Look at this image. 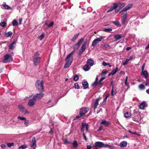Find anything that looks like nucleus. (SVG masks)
<instances>
[{
    "mask_svg": "<svg viewBox=\"0 0 149 149\" xmlns=\"http://www.w3.org/2000/svg\"><path fill=\"white\" fill-rule=\"evenodd\" d=\"M43 81L41 80L38 81V99L42 98L44 96L43 86Z\"/></svg>",
    "mask_w": 149,
    "mask_h": 149,
    "instance_id": "obj_1",
    "label": "nucleus"
},
{
    "mask_svg": "<svg viewBox=\"0 0 149 149\" xmlns=\"http://www.w3.org/2000/svg\"><path fill=\"white\" fill-rule=\"evenodd\" d=\"M74 52L73 51L70 53L66 57L65 59L66 62L64 66V68L66 69L69 67L71 65L73 61L72 55L73 54Z\"/></svg>",
    "mask_w": 149,
    "mask_h": 149,
    "instance_id": "obj_2",
    "label": "nucleus"
},
{
    "mask_svg": "<svg viewBox=\"0 0 149 149\" xmlns=\"http://www.w3.org/2000/svg\"><path fill=\"white\" fill-rule=\"evenodd\" d=\"M95 147H99L100 148L105 147L108 148H109L112 149L113 147L107 144H104L102 142H96L95 143Z\"/></svg>",
    "mask_w": 149,
    "mask_h": 149,
    "instance_id": "obj_3",
    "label": "nucleus"
},
{
    "mask_svg": "<svg viewBox=\"0 0 149 149\" xmlns=\"http://www.w3.org/2000/svg\"><path fill=\"white\" fill-rule=\"evenodd\" d=\"M37 98V93L36 94L34 95L33 99H30L28 102V104L30 107L33 106L35 104V103L36 101V100Z\"/></svg>",
    "mask_w": 149,
    "mask_h": 149,
    "instance_id": "obj_4",
    "label": "nucleus"
},
{
    "mask_svg": "<svg viewBox=\"0 0 149 149\" xmlns=\"http://www.w3.org/2000/svg\"><path fill=\"white\" fill-rule=\"evenodd\" d=\"M13 60V58L10 54H7L4 56V59L3 62L4 63H8L11 62Z\"/></svg>",
    "mask_w": 149,
    "mask_h": 149,
    "instance_id": "obj_5",
    "label": "nucleus"
},
{
    "mask_svg": "<svg viewBox=\"0 0 149 149\" xmlns=\"http://www.w3.org/2000/svg\"><path fill=\"white\" fill-rule=\"evenodd\" d=\"M105 38L104 36H100L99 38H97L95 39L92 42V46L93 47L95 46L99 42L101 41L103 39Z\"/></svg>",
    "mask_w": 149,
    "mask_h": 149,
    "instance_id": "obj_6",
    "label": "nucleus"
},
{
    "mask_svg": "<svg viewBox=\"0 0 149 149\" xmlns=\"http://www.w3.org/2000/svg\"><path fill=\"white\" fill-rule=\"evenodd\" d=\"M89 110L88 108H85L83 107L80 109L79 112V115L80 116H84L86 113Z\"/></svg>",
    "mask_w": 149,
    "mask_h": 149,
    "instance_id": "obj_7",
    "label": "nucleus"
},
{
    "mask_svg": "<svg viewBox=\"0 0 149 149\" xmlns=\"http://www.w3.org/2000/svg\"><path fill=\"white\" fill-rule=\"evenodd\" d=\"M86 42H84L82 45L79 51V54H81L85 51L86 48Z\"/></svg>",
    "mask_w": 149,
    "mask_h": 149,
    "instance_id": "obj_8",
    "label": "nucleus"
},
{
    "mask_svg": "<svg viewBox=\"0 0 149 149\" xmlns=\"http://www.w3.org/2000/svg\"><path fill=\"white\" fill-rule=\"evenodd\" d=\"M132 6V3H129L121 11L119 12L120 13L123 12H126L129 10Z\"/></svg>",
    "mask_w": 149,
    "mask_h": 149,
    "instance_id": "obj_9",
    "label": "nucleus"
},
{
    "mask_svg": "<svg viewBox=\"0 0 149 149\" xmlns=\"http://www.w3.org/2000/svg\"><path fill=\"white\" fill-rule=\"evenodd\" d=\"M36 142L35 137H33L32 138V142L31 144V147L33 148H35L36 146Z\"/></svg>",
    "mask_w": 149,
    "mask_h": 149,
    "instance_id": "obj_10",
    "label": "nucleus"
},
{
    "mask_svg": "<svg viewBox=\"0 0 149 149\" xmlns=\"http://www.w3.org/2000/svg\"><path fill=\"white\" fill-rule=\"evenodd\" d=\"M17 40L15 39L13 42L8 46L9 48L11 50H13L16 45V43L17 42Z\"/></svg>",
    "mask_w": 149,
    "mask_h": 149,
    "instance_id": "obj_11",
    "label": "nucleus"
},
{
    "mask_svg": "<svg viewBox=\"0 0 149 149\" xmlns=\"http://www.w3.org/2000/svg\"><path fill=\"white\" fill-rule=\"evenodd\" d=\"M20 111L25 114L28 113V111L25 109L24 107L22 105H19V107Z\"/></svg>",
    "mask_w": 149,
    "mask_h": 149,
    "instance_id": "obj_12",
    "label": "nucleus"
},
{
    "mask_svg": "<svg viewBox=\"0 0 149 149\" xmlns=\"http://www.w3.org/2000/svg\"><path fill=\"white\" fill-rule=\"evenodd\" d=\"M127 17V13H125L121 17V22L123 24H125L126 22Z\"/></svg>",
    "mask_w": 149,
    "mask_h": 149,
    "instance_id": "obj_13",
    "label": "nucleus"
},
{
    "mask_svg": "<svg viewBox=\"0 0 149 149\" xmlns=\"http://www.w3.org/2000/svg\"><path fill=\"white\" fill-rule=\"evenodd\" d=\"M37 52L34 54L33 58V60L34 65H37Z\"/></svg>",
    "mask_w": 149,
    "mask_h": 149,
    "instance_id": "obj_14",
    "label": "nucleus"
},
{
    "mask_svg": "<svg viewBox=\"0 0 149 149\" xmlns=\"http://www.w3.org/2000/svg\"><path fill=\"white\" fill-rule=\"evenodd\" d=\"M127 142L126 141H123L121 142L119 144L120 147H125L127 146Z\"/></svg>",
    "mask_w": 149,
    "mask_h": 149,
    "instance_id": "obj_15",
    "label": "nucleus"
},
{
    "mask_svg": "<svg viewBox=\"0 0 149 149\" xmlns=\"http://www.w3.org/2000/svg\"><path fill=\"white\" fill-rule=\"evenodd\" d=\"M88 125L87 123H82V127L81 128V130L83 131L84 128H85L86 131L88 130Z\"/></svg>",
    "mask_w": 149,
    "mask_h": 149,
    "instance_id": "obj_16",
    "label": "nucleus"
},
{
    "mask_svg": "<svg viewBox=\"0 0 149 149\" xmlns=\"http://www.w3.org/2000/svg\"><path fill=\"white\" fill-rule=\"evenodd\" d=\"M141 75H143L144 77L146 79L148 76V73L146 70H143L141 72Z\"/></svg>",
    "mask_w": 149,
    "mask_h": 149,
    "instance_id": "obj_17",
    "label": "nucleus"
},
{
    "mask_svg": "<svg viewBox=\"0 0 149 149\" xmlns=\"http://www.w3.org/2000/svg\"><path fill=\"white\" fill-rule=\"evenodd\" d=\"M123 37L122 35L121 34H117L115 35L114 36V38L115 39V40L117 41L121 39Z\"/></svg>",
    "mask_w": 149,
    "mask_h": 149,
    "instance_id": "obj_18",
    "label": "nucleus"
},
{
    "mask_svg": "<svg viewBox=\"0 0 149 149\" xmlns=\"http://www.w3.org/2000/svg\"><path fill=\"white\" fill-rule=\"evenodd\" d=\"M100 98H98L95 100V101L94 102V109L95 110L97 107V106L99 105V101L100 100Z\"/></svg>",
    "mask_w": 149,
    "mask_h": 149,
    "instance_id": "obj_19",
    "label": "nucleus"
},
{
    "mask_svg": "<svg viewBox=\"0 0 149 149\" xmlns=\"http://www.w3.org/2000/svg\"><path fill=\"white\" fill-rule=\"evenodd\" d=\"M100 123L101 124L104 125L106 126H108L110 124L109 122L107 121L104 120H102L101 121Z\"/></svg>",
    "mask_w": 149,
    "mask_h": 149,
    "instance_id": "obj_20",
    "label": "nucleus"
},
{
    "mask_svg": "<svg viewBox=\"0 0 149 149\" xmlns=\"http://www.w3.org/2000/svg\"><path fill=\"white\" fill-rule=\"evenodd\" d=\"M125 4L124 3H119L118 4V7L119 10H120L122 8L124 7Z\"/></svg>",
    "mask_w": 149,
    "mask_h": 149,
    "instance_id": "obj_21",
    "label": "nucleus"
},
{
    "mask_svg": "<svg viewBox=\"0 0 149 149\" xmlns=\"http://www.w3.org/2000/svg\"><path fill=\"white\" fill-rule=\"evenodd\" d=\"M84 40V38H81L78 43H77L76 45L74 47H76L77 46V48H78L79 46L80 45L81 43L83 42V40Z\"/></svg>",
    "mask_w": 149,
    "mask_h": 149,
    "instance_id": "obj_22",
    "label": "nucleus"
},
{
    "mask_svg": "<svg viewBox=\"0 0 149 149\" xmlns=\"http://www.w3.org/2000/svg\"><path fill=\"white\" fill-rule=\"evenodd\" d=\"M87 63L90 66H92L94 65V61L92 59H88L87 61Z\"/></svg>",
    "mask_w": 149,
    "mask_h": 149,
    "instance_id": "obj_23",
    "label": "nucleus"
},
{
    "mask_svg": "<svg viewBox=\"0 0 149 149\" xmlns=\"http://www.w3.org/2000/svg\"><path fill=\"white\" fill-rule=\"evenodd\" d=\"M82 84L83 87L85 89H86L88 87V82L86 81H84L82 83Z\"/></svg>",
    "mask_w": 149,
    "mask_h": 149,
    "instance_id": "obj_24",
    "label": "nucleus"
},
{
    "mask_svg": "<svg viewBox=\"0 0 149 149\" xmlns=\"http://www.w3.org/2000/svg\"><path fill=\"white\" fill-rule=\"evenodd\" d=\"M118 68L117 66L116 67L115 69H114L111 72L112 75H113L116 73L118 70Z\"/></svg>",
    "mask_w": 149,
    "mask_h": 149,
    "instance_id": "obj_25",
    "label": "nucleus"
},
{
    "mask_svg": "<svg viewBox=\"0 0 149 149\" xmlns=\"http://www.w3.org/2000/svg\"><path fill=\"white\" fill-rule=\"evenodd\" d=\"M124 115L125 118H128L131 116V113L130 112H127L124 113Z\"/></svg>",
    "mask_w": 149,
    "mask_h": 149,
    "instance_id": "obj_26",
    "label": "nucleus"
},
{
    "mask_svg": "<svg viewBox=\"0 0 149 149\" xmlns=\"http://www.w3.org/2000/svg\"><path fill=\"white\" fill-rule=\"evenodd\" d=\"M13 34V33L11 31H9L8 33H6L5 34L6 37H11Z\"/></svg>",
    "mask_w": 149,
    "mask_h": 149,
    "instance_id": "obj_27",
    "label": "nucleus"
},
{
    "mask_svg": "<svg viewBox=\"0 0 149 149\" xmlns=\"http://www.w3.org/2000/svg\"><path fill=\"white\" fill-rule=\"evenodd\" d=\"M146 104L144 102H142L140 104L139 106L140 109H143L145 107Z\"/></svg>",
    "mask_w": 149,
    "mask_h": 149,
    "instance_id": "obj_28",
    "label": "nucleus"
},
{
    "mask_svg": "<svg viewBox=\"0 0 149 149\" xmlns=\"http://www.w3.org/2000/svg\"><path fill=\"white\" fill-rule=\"evenodd\" d=\"M83 68L84 70L87 71L90 69V68L88 65H86L84 66Z\"/></svg>",
    "mask_w": 149,
    "mask_h": 149,
    "instance_id": "obj_29",
    "label": "nucleus"
},
{
    "mask_svg": "<svg viewBox=\"0 0 149 149\" xmlns=\"http://www.w3.org/2000/svg\"><path fill=\"white\" fill-rule=\"evenodd\" d=\"M12 24L13 26H17L18 25V23L17 20L14 19L12 21Z\"/></svg>",
    "mask_w": 149,
    "mask_h": 149,
    "instance_id": "obj_30",
    "label": "nucleus"
},
{
    "mask_svg": "<svg viewBox=\"0 0 149 149\" xmlns=\"http://www.w3.org/2000/svg\"><path fill=\"white\" fill-rule=\"evenodd\" d=\"M79 34L78 33L76 34V35L74 36L72 38V39L71 40L73 42H74L75 40L77 39L78 38V36L79 35Z\"/></svg>",
    "mask_w": 149,
    "mask_h": 149,
    "instance_id": "obj_31",
    "label": "nucleus"
},
{
    "mask_svg": "<svg viewBox=\"0 0 149 149\" xmlns=\"http://www.w3.org/2000/svg\"><path fill=\"white\" fill-rule=\"evenodd\" d=\"M112 30V29L111 28H104L103 29V31L105 32H109L111 31Z\"/></svg>",
    "mask_w": 149,
    "mask_h": 149,
    "instance_id": "obj_32",
    "label": "nucleus"
},
{
    "mask_svg": "<svg viewBox=\"0 0 149 149\" xmlns=\"http://www.w3.org/2000/svg\"><path fill=\"white\" fill-rule=\"evenodd\" d=\"M74 148H76L78 146V143L76 141H74L72 143Z\"/></svg>",
    "mask_w": 149,
    "mask_h": 149,
    "instance_id": "obj_33",
    "label": "nucleus"
},
{
    "mask_svg": "<svg viewBox=\"0 0 149 149\" xmlns=\"http://www.w3.org/2000/svg\"><path fill=\"white\" fill-rule=\"evenodd\" d=\"M27 145H22L19 147L18 149H24L26 148Z\"/></svg>",
    "mask_w": 149,
    "mask_h": 149,
    "instance_id": "obj_34",
    "label": "nucleus"
},
{
    "mask_svg": "<svg viewBox=\"0 0 149 149\" xmlns=\"http://www.w3.org/2000/svg\"><path fill=\"white\" fill-rule=\"evenodd\" d=\"M139 89L141 90H144L145 88L143 84L140 85L139 86Z\"/></svg>",
    "mask_w": 149,
    "mask_h": 149,
    "instance_id": "obj_35",
    "label": "nucleus"
},
{
    "mask_svg": "<svg viewBox=\"0 0 149 149\" xmlns=\"http://www.w3.org/2000/svg\"><path fill=\"white\" fill-rule=\"evenodd\" d=\"M7 145L8 147H11L14 146V143H7Z\"/></svg>",
    "mask_w": 149,
    "mask_h": 149,
    "instance_id": "obj_36",
    "label": "nucleus"
},
{
    "mask_svg": "<svg viewBox=\"0 0 149 149\" xmlns=\"http://www.w3.org/2000/svg\"><path fill=\"white\" fill-rule=\"evenodd\" d=\"M45 35V33H42L41 35L38 37L39 38L40 40H41L43 39Z\"/></svg>",
    "mask_w": 149,
    "mask_h": 149,
    "instance_id": "obj_37",
    "label": "nucleus"
},
{
    "mask_svg": "<svg viewBox=\"0 0 149 149\" xmlns=\"http://www.w3.org/2000/svg\"><path fill=\"white\" fill-rule=\"evenodd\" d=\"M3 6L6 9L8 10L11 9V8L10 6L6 4L4 5Z\"/></svg>",
    "mask_w": 149,
    "mask_h": 149,
    "instance_id": "obj_38",
    "label": "nucleus"
},
{
    "mask_svg": "<svg viewBox=\"0 0 149 149\" xmlns=\"http://www.w3.org/2000/svg\"><path fill=\"white\" fill-rule=\"evenodd\" d=\"M79 76L76 74L74 77V80L75 81H77L79 79Z\"/></svg>",
    "mask_w": 149,
    "mask_h": 149,
    "instance_id": "obj_39",
    "label": "nucleus"
},
{
    "mask_svg": "<svg viewBox=\"0 0 149 149\" xmlns=\"http://www.w3.org/2000/svg\"><path fill=\"white\" fill-rule=\"evenodd\" d=\"M113 24L116 25L118 26H120V24L118 21H113Z\"/></svg>",
    "mask_w": 149,
    "mask_h": 149,
    "instance_id": "obj_40",
    "label": "nucleus"
},
{
    "mask_svg": "<svg viewBox=\"0 0 149 149\" xmlns=\"http://www.w3.org/2000/svg\"><path fill=\"white\" fill-rule=\"evenodd\" d=\"M6 23L5 22H3L0 23L1 26L3 27H5L6 26Z\"/></svg>",
    "mask_w": 149,
    "mask_h": 149,
    "instance_id": "obj_41",
    "label": "nucleus"
},
{
    "mask_svg": "<svg viewBox=\"0 0 149 149\" xmlns=\"http://www.w3.org/2000/svg\"><path fill=\"white\" fill-rule=\"evenodd\" d=\"M29 121L28 120H27L26 119L25 120L24 124L26 126H27L29 124Z\"/></svg>",
    "mask_w": 149,
    "mask_h": 149,
    "instance_id": "obj_42",
    "label": "nucleus"
},
{
    "mask_svg": "<svg viewBox=\"0 0 149 149\" xmlns=\"http://www.w3.org/2000/svg\"><path fill=\"white\" fill-rule=\"evenodd\" d=\"M18 119H19L21 120H25L26 119V118L24 117H21L20 116H18Z\"/></svg>",
    "mask_w": 149,
    "mask_h": 149,
    "instance_id": "obj_43",
    "label": "nucleus"
},
{
    "mask_svg": "<svg viewBox=\"0 0 149 149\" xmlns=\"http://www.w3.org/2000/svg\"><path fill=\"white\" fill-rule=\"evenodd\" d=\"M114 91L113 90V86L112 89L111 90V95L113 96V95H115L117 93L116 92L114 93Z\"/></svg>",
    "mask_w": 149,
    "mask_h": 149,
    "instance_id": "obj_44",
    "label": "nucleus"
},
{
    "mask_svg": "<svg viewBox=\"0 0 149 149\" xmlns=\"http://www.w3.org/2000/svg\"><path fill=\"white\" fill-rule=\"evenodd\" d=\"M98 84L100 83H99V82L95 81V82L92 84V85L93 87H95Z\"/></svg>",
    "mask_w": 149,
    "mask_h": 149,
    "instance_id": "obj_45",
    "label": "nucleus"
},
{
    "mask_svg": "<svg viewBox=\"0 0 149 149\" xmlns=\"http://www.w3.org/2000/svg\"><path fill=\"white\" fill-rule=\"evenodd\" d=\"M74 87L76 89H79V85L77 83H76L75 84Z\"/></svg>",
    "mask_w": 149,
    "mask_h": 149,
    "instance_id": "obj_46",
    "label": "nucleus"
},
{
    "mask_svg": "<svg viewBox=\"0 0 149 149\" xmlns=\"http://www.w3.org/2000/svg\"><path fill=\"white\" fill-rule=\"evenodd\" d=\"M112 7L114 8V9H115L118 7V4L116 3H114L113 6Z\"/></svg>",
    "mask_w": 149,
    "mask_h": 149,
    "instance_id": "obj_47",
    "label": "nucleus"
},
{
    "mask_svg": "<svg viewBox=\"0 0 149 149\" xmlns=\"http://www.w3.org/2000/svg\"><path fill=\"white\" fill-rule=\"evenodd\" d=\"M129 61V60L127 59L123 63V65H125L127 64Z\"/></svg>",
    "mask_w": 149,
    "mask_h": 149,
    "instance_id": "obj_48",
    "label": "nucleus"
},
{
    "mask_svg": "<svg viewBox=\"0 0 149 149\" xmlns=\"http://www.w3.org/2000/svg\"><path fill=\"white\" fill-rule=\"evenodd\" d=\"M107 71L105 70H102V74H105L107 73Z\"/></svg>",
    "mask_w": 149,
    "mask_h": 149,
    "instance_id": "obj_49",
    "label": "nucleus"
},
{
    "mask_svg": "<svg viewBox=\"0 0 149 149\" xmlns=\"http://www.w3.org/2000/svg\"><path fill=\"white\" fill-rule=\"evenodd\" d=\"M102 64L103 66H106L107 65H109V63H106L105 61H103L102 63Z\"/></svg>",
    "mask_w": 149,
    "mask_h": 149,
    "instance_id": "obj_50",
    "label": "nucleus"
},
{
    "mask_svg": "<svg viewBox=\"0 0 149 149\" xmlns=\"http://www.w3.org/2000/svg\"><path fill=\"white\" fill-rule=\"evenodd\" d=\"M105 79V77H102L100 80H99V83H100V82L102 81L103 80H104Z\"/></svg>",
    "mask_w": 149,
    "mask_h": 149,
    "instance_id": "obj_51",
    "label": "nucleus"
},
{
    "mask_svg": "<svg viewBox=\"0 0 149 149\" xmlns=\"http://www.w3.org/2000/svg\"><path fill=\"white\" fill-rule=\"evenodd\" d=\"M54 24V22H52L48 25V26L49 27H50L52 26Z\"/></svg>",
    "mask_w": 149,
    "mask_h": 149,
    "instance_id": "obj_52",
    "label": "nucleus"
},
{
    "mask_svg": "<svg viewBox=\"0 0 149 149\" xmlns=\"http://www.w3.org/2000/svg\"><path fill=\"white\" fill-rule=\"evenodd\" d=\"M114 10V8H113L112 7H111V8H110V9H109V10H108L107 11V13H109V12L112 11Z\"/></svg>",
    "mask_w": 149,
    "mask_h": 149,
    "instance_id": "obj_53",
    "label": "nucleus"
},
{
    "mask_svg": "<svg viewBox=\"0 0 149 149\" xmlns=\"http://www.w3.org/2000/svg\"><path fill=\"white\" fill-rule=\"evenodd\" d=\"M64 142L66 144V143H70L71 142H69L66 139H64Z\"/></svg>",
    "mask_w": 149,
    "mask_h": 149,
    "instance_id": "obj_54",
    "label": "nucleus"
},
{
    "mask_svg": "<svg viewBox=\"0 0 149 149\" xmlns=\"http://www.w3.org/2000/svg\"><path fill=\"white\" fill-rule=\"evenodd\" d=\"M103 47L106 48H107L108 47H110V46L108 44H105L103 46Z\"/></svg>",
    "mask_w": 149,
    "mask_h": 149,
    "instance_id": "obj_55",
    "label": "nucleus"
},
{
    "mask_svg": "<svg viewBox=\"0 0 149 149\" xmlns=\"http://www.w3.org/2000/svg\"><path fill=\"white\" fill-rule=\"evenodd\" d=\"M22 18L19 19V23L18 24H22Z\"/></svg>",
    "mask_w": 149,
    "mask_h": 149,
    "instance_id": "obj_56",
    "label": "nucleus"
},
{
    "mask_svg": "<svg viewBox=\"0 0 149 149\" xmlns=\"http://www.w3.org/2000/svg\"><path fill=\"white\" fill-rule=\"evenodd\" d=\"M145 63H144L142 66V68H141V69H142V71H143V70H144V67H145Z\"/></svg>",
    "mask_w": 149,
    "mask_h": 149,
    "instance_id": "obj_57",
    "label": "nucleus"
},
{
    "mask_svg": "<svg viewBox=\"0 0 149 149\" xmlns=\"http://www.w3.org/2000/svg\"><path fill=\"white\" fill-rule=\"evenodd\" d=\"M92 148V146H91L89 145H88L87 146V149H91Z\"/></svg>",
    "mask_w": 149,
    "mask_h": 149,
    "instance_id": "obj_58",
    "label": "nucleus"
},
{
    "mask_svg": "<svg viewBox=\"0 0 149 149\" xmlns=\"http://www.w3.org/2000/svg\"><path fill=\"white\" fill-rule=\"evenodd\" d=\"M129 84L127 82V81H125V85L126 86L129 87Z\"/></svg>",
    "mask_w": 149,
    "mask_h": 149,
    "instance_id": "obj_59",
    "label": "nucleus"
},
{
    "mask_svg": "<svg viewBox=\"0 0 149 149\" xmlns=\"http://www.w3.org/2000/svg\"><path fill=\"white\" fill-rule=\"evenodd\" d=\"M1 148H4L6 146V145L4 144H3L1 145Z\"/></svg>",
    "mask_w": 149,
    "mask_h": 149,
    "instance_id": "obj_60",
    "label": "nucleus"
},
{
    "mask_svg": "<svg viewBox=\"0 0 149 149\" xmlns=\"http://www.w3.org/2000/svg\"><path fill=\"white\" fill-rule=\"evenodd\" d=\"M83 137H84V139L85 140L87 141V138H86V136H85V134L84 133L83 134Z\"/></svg>",
    "mask_w": 149,
    "mask_h": 149,
    "instance_id": "obj_61",
    "label": "nucleus"
},
{
    "mask_svg": "<svg viewBox=\"0 0 149 149\" xmlns=\"http://www.w3.org/2000/svg\"><path fill=\"white\" fill-rule=\"evenodd\" d=\"M102 128H103V127H102V126H100L99 127V129L98 130V131H101L102 129Z\"/></svg>",
    "mask_w": 149,
    "mask_h": 149,
    "instance_id": "obj_62",
    "label": "nucleus"
},
{
    "mask_svg": "<svg viewBox=\"0 0 149 149\" xmlns=\"http://www.w3.org/2000/svg\"><path fill=\"white\" fill-rule=\"evenodd\" d=\"M133 59V56H130V57L129 58V59H128L129 61L130 60H131L132 59Z\"/></svg>",
    "mask_w": 149,
    "mask_h": 149,
    "instance_id": "obj_63",
    "label": "nucleus"
},
{
    "mask_svg": "<svg viewBox=\"0 0 149 149\" xmlns=\"http://www.w3.org/2000/svg\"><path fill=\"white\" fill-rule=\"evenodd\" d=\"M131 49V48L130 47H127V48H126V50L127 51H129V50H130V49Z\"/></svg>",
    "mask_w": 149,
    "mask_h": 149,
    "instance_id": "obj_64",
    "label": "nucleus"
}]
</instances>
